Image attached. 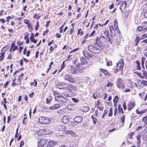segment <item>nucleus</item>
<instances>
[{"instance_id":"1","label":"nucleus","mask_w":147,"mask_h":147,"mask_svg":"<svg viewBox=\"0 0 147 147\" xmlns=\"http://www.w3.org/2000/svg\"><path fill=\"white\" fill-rule=\"evenodd\" d=\"M88 49L90 52L94 53H98L100 52V47L99 46L96 47L93 45H89L88 47Z\"/></svg>"},{"instance_id":"2","label":"nucleus","mask_w":147,"mask_h":147,"mask_svg":"<svg viewBox=\"0 0 147 147\" xmlns=\"http://www.w3.org/2000/svg\"><path fill=\"white\" fill-rule=\"evenodd\" d=\"M39 123L43 124H49L51 123V119L47 117L40 116L38 118Z\"/></svg>"},{"instance_id":"3","label":"nucleus","mask_w":147,"mask_h":147,"mask_svg":"<svg viewBox=\"0 0 147 147\" xmlns=\"http://www.w3.org/2000/svg\"><path fill=\"white\" fill-rule=\"evenodd\" d=\"M55 99L56 101L63 103H65L68 100L67 98H64L62 95L61 96L59 94L55 96Z\"/></svg>"},{"instance_id":"4","label":"nucleus","mask_w":147,"mask_h":147,"mask_svg":"<svg viewBox=\"0 0 147 147\" xmlns=\"http://www.w3.org/2000/svg\"><path fill=\"white\" fill-rule=\"evenodd\" d=\"M117 86V87L120 89L125 88V86L124 84V81L122 78H118Z\"/></svg>"},{"instance_id":"5","label":"nucleus","mask_w":147,"mask_h":147,"mask_svg":"<svg viewBox=\"0 0 147 147\" xmlns=\"http://www.w3.org/2000/svg\"><path fill=\"white\" fill-rule=\"evenodd\" d=\"M51 133V130H49L47 129L39 130L37 132V134L39 136L48 135Z\"/></svg>"},{"instance_id":"6","label":"nucleus","mask_w":147,"mask_h":147,"mask_svg":"<svg viewBox=\"0 0 147 147\" xmlns=\"http://www.w3.org/2000/svg\"><path fill=\"white\" fill-rule=\"evenodd\" d=\"M63 78L65 80L68 81L71 83H75L76 81L74 78L72 77V76L69 74H65L64 75Z\"/></svg>"},{"instance_id":"7","label":"nucleus","mask_w":147,"mask_h":147,"mask_svg":"<svg viewBox=\"0 0 147 147\" xmlns=\"http://www.w3.org/2000/svg\"><path fill=\"white\" fill-rule=\"evenodd\" d=\"M47 142V140L45 138L40 139L38 142V147H44Z\"/></svg>"},{"instance_id":"8","label":"nucleus","mask_w":147,"mask_h":147,"mask_svg":"<svg viewBox=\"0 0 147 147\" xmlns=\"http://www.w3.org/2000/svg\"><path fill=\"white\" fill-rule=\"evenodd\" d=\"M57 86L59 89H66L67 87V84L64 82L58 83L57 85Z\"/></svg>"},{"instance_id":"9","label":"nucleus","mask_w":147,"mask_h":147,"mask_svg":"<svg viewBox=\"0 0 147 147\" xmlns=\"http://www.w3.org/2000/svg\"><path fill=\"white\" fill-rule=\"evenodd\" d=\"M68 71L69 73L72 74H76L78 72L76 67H75L73 66H71L68 69Z\"/></svg>"},{"instance_id":"10","label":"nucleus","mask_w":147,"mask_h":147,"mask_svg":"<svg viewBox=\"0 0 147 147\" xmlns=\"http://www.w3.org/2000/svg\"><path fill=\"white\" fill-rule=\"evenodd\" d=\"M104 34L108 38L109 41L111 40L112 36L113 35L111 34V35H109V31L108 30H105L104 32Z\"/></svg>"},{"instance_id":"11","label":"nucleus","mask_w":147,"mask_h":147,"mask_svg":"<svg viewBox=\"0 0 147 147\" xmlns=\"http://www.w3.org/2000/svg\"><path fill=\"white\" fill-rule=\"evenodd\" d=\"M83 53L84 56L87 59H89L91 58L92 57V54L88 53L86 51L84 50H83Z\"/></svg>"},{"instance_id":"12","label":"nucleus","mask_w":147,"mask_h":147,"mask_svg":"<svg viewBox=\"0 0 147 147\" xmlns=\"http://www.w3.org/2000/svg\"><path fill=\"white\" fill-rule=\"evenodd\" d=\"M56 144L55 142L51 140H49L48 141L46 147H53Z\"/></svg>"},{"instance_id":"13","label":"nucleus","mask_w":147,"mask_h":147,"mask_svg":"<svg viewBox=\"0 0 147 147\" xmlns=\"http://www.w3.org/2000/svg\"><path fill=\"white\" fill-rule=\"evenodd\" d=\"M61 106V105L60 104L57 103L54 104L52 106L49 107V109L51 110H54L60 107Z\"/></svg>"},{"instance_id":"14","label":"nucleus","mask_w":147,"mask_h":147,"mask_svg":"<svg viewBox=\"0 0 147 147\" xmlns=\"http://www.w3.org/2000/svg\"><path fill=\"white\" fill-rule=\"evenodd\" d=\"M120 9L121 10V11L122 12L125 11V9L127 5L126 2L125 1H122Z\"/></svg>"},{"instance_id":"15","label":"nucleus","mask_w":147,"mask_h":147,"mask_svg":"<svg viewBox=\"0 0 147 147\" xmlns=\"http://www.w3.org/2000/svg\"><path fill=\"white\" fill-rule=\"evenodd\" d=\"M69 120L70 117L67 116H63L62 119L63 122L65 124L67 123L69 121Z\"/></svg>"},{"instance_id":"16","label":"nucleus","mask_w":147,"mask_h":147,"mask_svg":"<svg viewBox=\"0 0 147 147\" xmlns=\"http://www.w3.org/2000/svg\"><path fill=\"white\" fill-rule=\"evenodd\" d=\"M83 118L80 116H77L75 117L74 118V122L78 123H80L81 122Z\"/></svg>"},{"instance_id":"17","label":"nucleus","mask_w":147,"mask_h":147,"mask_svg":"<svg viewBox=\"0 0 147 147\" xmlns=\"http://www.w3.org/2000/svg\"><path fill=\"white\" fill-rule=\"evenodd\" d=\"M105 40V38L103 35H101L99 38H99H98V39L96 40V43L97 45L99 44V40L100 41V42H102L104 41Z\"/></svg>"},{"instance_id":"18","label":"nucleus","mask_w":147,"mask_h":147,"mask_svg":"<svg viewBox=\"0 0 147 147\" xmlns=\"http://www.w3.org/2000/svg\"><path fill=\"white\" fill-rule=\"evenodd\" d=\"M78 71L79 72L81 73L82 72V70L84 69V67L82 64L79 63V65H78L76 67Z\"/></svg>"},{"instance_id":"19","label":"nucleus","mask_w":147,"mask_h":147,"mask_svg":"<svg viewBox=\"0 0 147 147\" xmlns=\"http://www.w3.org/2000/svg\"><path fill=\"white\" fill-rule=\"evenodd\" d=\"M66 89L70 91H74L75 90L76 88L72 84H69L68 85L67 84V87Z\"/></svg>"},{"instance_id":"20","label":"nucleus","mask_w":147,"mask_h":147,"mask_svg":"<svg viewBox=\"0 0 147 147\" xmlns=\"http://www.w3.org/2000/svg\"><path fill=\"white\" fill-rule=\"evenodd\" d=\"M34 34L33 33H31L30 38V40L31 42H33L34 44H36L37 42V40L34 38Z\"/></svg>"},{"instance_id":"21","label":"nucleus","mask_w":147,"mask_h":147,"mask_svg":"<svg viewBox=\"0 0 147 147\" xmlns=\"http://www.w3.org/2000/svg\"><path fill=\"white\" fill-rule=\"evenodd\" d=\"M134 107V103L132 102H130L128 104V110L131 111Z\"/></svg>"},{"instance_id":"22","label":"nucleus","mask_w":147,"mask_h":147,"mask_svg":"<svg viewBox=\"0 0 147 147\" xmlns=\"http://www.w3.org/2000/svg\"><path fill=\"white\" fill-rule=\"evenodd\" d=\"M138 83L139 85H141L142 84L145 86H147V81L143 80L142 81L141 80H139L138 81Z\"/></svg>"},{"instance_id":"23","label":"nucleus","mask_w":147,"mask_h":147,"mask_svg":"<svg viewBox=\"0 0 147 147\" xmlns=\"http://www.w3.org/2000/svg\"><path fill=\"white\" fill-rule=\"evenodd\" d=\"M69 92L68 91H65L64 92H63L61 94L63 96H64L65 97H70V95L69 94Z\"/></svg>"},{"instance_id":"24","label":"nucleus","mask_w":147,"mask_h":147,"mask_svg":"<svg viewBox=\"0 0 147 147\" xmlns=\"http://www.w3.org/2000/svg\"><path fill=\"white\" fill-rule=\"evenodd\" d=\"M116 37V36L115 38L114 39L115 42L116 44H118L120 42V38L118 37V36Z\"/></svg>"},{"instance_id":"25","label":"nucleus","mask_w":147,"mask_h":147,"mask_svg":"<svg viewBox=\"0 0 147 147\" xmlns=\"http://www.w3.org/2000/svg\"><path fill=\"white\" fill-rule=\"evenodd\" d=\"M141 39L140 37L137 36L136 37L135 39V43L136 44V46H137L139 42L140 41V40Z\"/></svg>"},{"instance_id":"26","label":"nucleus","mask_w":147,"mask_h":147,"mask_svg":"<svg viewBox=\"0 0 147 147\" xmlns=\"http://www.w3.org/2000/svg\"><path fill=\"white\" fill-rule=\"evenodd\" d=\"M146 111V109H145L144 110H142L140 111H139L138 110H136V113L138 114H140L142 113H145Z\"/></svg>"},{"instance_id":"27","label":"nucleus","mask_w":147,"mask_h":147,"mask_svg":"<svg viewBox=\"0 0 147 147\" xmlns=\"http://www.w3.org/2000/svg\"><path fill=\"white\" fill-rule=\"evenodd\" d=\"M52 99V97L51 96H49L46 98V102L50 103Z\"/></svg>"},{"instance_id":"28","label":"nucleus","mask_w":147,"mask_h":147,"mask_svg":"<svg viewBox=\"0 0 147 147\" xmlns=\"http://www.w3.org/2000/svg\"><path fill=\"white\" fill-rule=\"evenodd\" d=\"M82 110L84 112H86L90 110V108L88 107L84 106L82 107Z\"/></svg>"},{"instance_id":"29","label":"nucleus","mask_w":147,"mask_h":147,"mask_svg":"<svg viewBox=\"0 0 147 147\" xmlns=\"http://www.w3.org/2000/svg\"><path fill=\"white\" fill-rule=\"evenodd\" d=\"M80 60L81 62V64L84 65L86 64L87 63L85 58L83 57L80 58Z\"/></svg>"},{"instance_id":"30","label":"nucleus","mask_w":147,"mask_h":147,"mask_svg":"<svg viewBox=\"0 0 147 147\" xmlns=\"http://www.w3.org/2000/svg\"><path fill=\"white\" fill-rule=\"evenodd\" d=\"M109 30L111 32V34H112L113 36L115 34V31L113 26H110Z\"/></svg>"},{"instance_id":"31","label":"nucleus","mask_w":147,"mask_h":147,"mask_svg":"<svg viewBox=\"0 0 147 147\" xmlns=\"http://www.w3.org/2000/svg\"><path fill=\"white\" fill-rule=\"evenodd\" d=\"M145 27V26L142 25L140 26H138L137 27L138 29V31L140 32H141V31L143 32V29Z\"/></svg>"},{"instance_id":"32","label":"nucleus","mask_w":147,"mask_h":147,"mask_svg":"<svg viewBox=\"0 0 147 147\" xmlns=\"http://www.w3.org/2000/svg\"><path fill=\"white\" fill-rule=\"evenodd\" d=\"M142 122H144V125L147 124V115L144 117L142 119ZM147 127V125L146 126Z\"/></svg>"},{"instance_id":"33","label":"nucleus","mask_w":147,"mask_h":147,"mask_svg":"<svg viewBox=\"0 0 147 147\" xmlns=\"http://www.w3.org/2000/svg\"><path fill=\"white\" fill-rule=\"evenodd\" d=\"M141 136V135L140 134H138L137 136V143L140 144V138Z\"/></svg>"},{"instance_id":"34","label":"nucleus","mask_w":147,"mask_h":147,"mask_svg":"<svg viewBox=\"0 0 147 147\" xmlns=\"http://www.w3.org/2000/svg\"><path fill=\"white\" fill-rule=\"evenodd\" d=\"M143 76H141L140 77L143 78H145L147 80V72L143 71Z\"/></svg>"},{"instance_id":"35","label":"nucleus","mask_w":147,"mask_h":147,"mask_svg":"<svg viewBox=\"0 0 147 147\" xmlns=\"http://www.w3.org/2000/svg\"><path fill=\"white\" fill-rule=\"evenodd\" d=\"M5 53H0V62L4 59Z\"/></svg>"},{"instance_id":"36","label":"nucleus","mask_w":147,"mask_h":147,"mask_svg":"<svg viewBox=\"0 0 147 147\" xmlns=\"http://www.w3.org/2000/svg\"><path fill=\"white\" fill-rule=\"evenodd\" d=\"M136 63L137 64V65H136L137 69L138 70H140V62L138 61H136Z\"/></svg>"},{"instance_id":"37","label":"nucleus","mask_w":147,"mask_h":147,"mask_svg":"<svg viewBox=\"0 0 147 147\" xmlns=\"http://www.w3.org/2000/svg\"><path fill=\"white\" fill-rule=\"evenodd\" d=\"M121 64H119V63H117L116 65V67L117 68H118L119 69V70H122L123 69V66L122 68L121 67Z\"/></svg>"},{"instance_id":"38","label":"nucleus","mask_w":147,"mask_h":147,"mask_svg":"<svg viewBox=\"0 0 147 147\" xmlns=\"http://www.w3.org/2000/svg\"><path fill=\"white\" fill-rule=\"evenodd\" d=\"M67 133L75 137H76V134L72 131H68Z\"/></svg>"},{"instance_id":"39","label":"nucleus","mask_w":147,"mask_h":147,"mask_svg":"<svg viewBox=\"0 0 147 147\" xmlns=\"http://www.w3.org/2000/svg\"><path fill=\"white\" fill-rule=\"evenodd\" d=\"M117 63H119V64H121V65H121V67L122 68V67H123V66H124V63L123 61V60L122 59H119V61H118V62Z\"/></svg>"},{"instance_id":"40","label":"nucleus","mask_w":147,"mask_h":147,"mask_svg":"<svg viewBox=\"0 0 147 147\" xmlns=\"http://www.w3.org/2000/svg\"><path fill=\"white\" fill-rule=\"evenodd\" d=\"M83 33V31H82L81 29H79L78 30V33L77 34L79 35L80 34L81 36H82V34Z\"/></svg>"},{"instance_id":"41","label":"nucleus","mask_w":147,"mask_h":147,"mask_svg":"<svg viewBox=\"0 0 147 147\" xmlns=\"http://www.w3.org/2000/svg\"><path fill=\"white\" fill-rule=\"evenodd\" d=\"M92 119L93 123L94 124H95L97 121V119L96 118L94 117L93 115H92L91 117Z\"/></svg>"},{"instance_id":"42","label":"nucleus","mask_w":147,"mask_h":147,"mask_svg":"<svg viewBox=\"0 0 147 147\" xmlns=\"http://www.w3.org/2000/svg\"><path fill=\"white\" fill-rule=\"evenodd\" d=\"M134 134L133 132H131L128 134V137L129 139H131L132 137Z\"/></svg>"},{"instance_id":"43","label":"nucleus","mask_w":147,"mask_h":147,"mask_svg":"<svg viewBox=\"0 0 147 147\" xmlns=\"http://www.w3.org/2000/svg\"><path fill=\"white\" fill-rule=\"evenodd\" d=\"M125 119V116L124 115H122L121 117V120L122 121V124H123L124 123V121Z\"/></svg>"},{"instance_id":"44","label":"nucleus","mask_w":147,"mask_h":147,"mask_svg":"<svg viewBox=\"0 0 147 147\" xmlns=\"http://www.w3.org/2000/svg\"><path fill=\"white\" fill-rule=\"evenodd\" d=\"M67 109L70 110H71L73 108V106L72 105H68L67 106Z\"/></svg>"},{"instance_id":"45","label":"nucleus","mask_w":147,"mask_h":147,"mask_svg":"<svg viewBox=\"0 0 147 147\" xmlns=\"http://www.w3.org/2000/svg\"><path fill=\"white\" fill-rule=\"evenodd\" d=\"M118 110L119 113H121H121L122 114H123L124 112L123 110V109L121 107V106L120 105L118 107Z\"/></svg>"},{"instance_id":"46","label":"nucleus","mask_w":147,"mask_h":147,"mask_svg":"<svg viewBox=\"0 0 147 147\" xmlns=\"http://www.w3.org/2000/svg\"><path fill=\"white\" fill-rule=\"evenodd\" d=\"M61 127L60 126H58L56 128L55 130L57 131H60L61 132L62 131V129H63L61 128Z\"/></svg>"},{"instance_id":"47","label":"nucleus","mask_w":147,"mask_h":147,"mask_svg":"<svg viewBox=\"0 0 147 147\" xmlns=\"http://www.w3.org/2000/svg\"><path fill=\"white\" fill-rule=\"evenodd\" d=\"M25 36L24 37V39L25 40L29 39L28 36H29V34L28 33H26L25 34Z\"/></svg>"},{"instance_id":"48","label":"nucleus","mask_w":147,"mask_h":147,"mask_svg":"<svg viewBox=\"0 0 147 147\" xmlns=\"http://www.w3.org/2000/svg\"><path fill=\"white\" fill-rule=\"evenodd\" d=\"M34 82H32L30 83V84L31 86H32L34 84V83H35V84L34 85V86H36V85L37 84V82L36 80H34Z\"/></svg>"},{"instance_id":"49","label":"nucleus","mask_w":147,"mask_h":147,"mask_svg":"<svg viewBox=\"0 0 147 147\" xmlns=\"http://www.w3.org/2000/svg\"><path fill=\"white\" fill-rule=\"evenodd\" d=\"M118 99V97L117 96H115L113 100V102H117Z\"/></svg>"},{"instance_id":"50","label":"nucleus","mask_w":147,"mask_h":147,"mask_svg":"<svg viewBox=\"0 0 147 147\" xmlns=\"http://www.w3.org/2000/svg\"><path fill=\"white\" fill-rule=\"evenodd\" d=\"M112 112H113V109L111 108L109 110V116H111L112 115Z\"/></svg>"},{"instance_id":"51","label":"nucleus","mask_w":147,"mask_h":147,"mask_svg":"<svg viewBox=\"0 0 147 147\" xmlns=\"http://www.w3.org/2000/svg\"><path fill=\"white\" fill-rule=\"evenodd\" d=\"M73 24L71 25V26H72V28L70 29V35L72 34L74 32V26H73Z\"/></svg>"},{"instance_id":"52","label":"nucleus","mask_w":147,"mask_h":147,"mask_svg":"<svg viewBox=\"0 0 147 147\" xmlns=\"http://www.w3.org/2000/svg\"><path fill=\"white\" fill-rule=\"evenodd\" d=\"M26 117H25L23 119L22 122L23 123L24 125H26V122L25 121V120H26Z\"/></svg>"},{"instance_id":"53","label":"nucleus","mask_w":147,"mask_h":147,"mask_svg":"<svg viewBox=\"0 0 147 147\" xmlns=\"http://www.w3.org/2000/svg\"><path fill=\"white\" fill-rule=\"evenodd\" d=\"M93 96L94 98L96 99L97 96V93L96 92H94L93 95Z\"/></svg>"},{"instance_id":"54","label":"nucleus","mask_w":147,"mask_h":147,"mask_svg":"<svg viewBox=\"0 0 147 147\" xmlns=\"http://www.w3.org/2000/svg\"><path fill=\"white\" fill-rule=\"evenodd\" d=\"M27 26L28 27V28L31 31L33 30V28L31 25L30 24H29Z\"/></svg>"},{"instance_id":"55","label":"nucleus","mask_w":147,"mask_h":147,"mask_svg":"<svg viewBox=\"0 0 147 147\" xmlns=\"http://www.w3.org/2000/svg\"><path fill=\"white\" fill-rule=\"evenodd\" d=\"M39 22H37V25L35 27V30L37 31L38 28V27H39Z\"/></svg>"},{"instance_id":"56","label":"nucleus","mask_w":147,"mask_h":147,"mask_svg":"<svg viewBox=\"0 0 147 147\" xmlns=\"http://www.w3.org/2000/svg\"><path fill=\"white\" fill-rule=\"evenodd\" d=\"M117 21L115 20V21L114 23V27L115 29L117 30V28H118V26H117Z\"/></svg>"},{"instance_id":"57","label":"nucleus","mask_w":147,"mask_h":147,"mask_svg":"<svg viewBox=\"0 0 147 147\" xmlns=\"http://www.w3.org/2000/svg\"><path fill=\"white\" fill-rule=\"evenodd\" d=\"M95 30H93L92 32L89 35H88L89 37H91L92 36L95 34Z\"/></svg>"},{"instance_id":"58","label":"nucleus","mask_w":147,"mask_h":147,"mask_svg":"<svg viewBox=\"0 0 147 147\" xmlns=\"http://www.w3.org/2000/svg\"><path fill=\"white\" fill-rule=\"evenodd\" d=\"M143 127L142 126H138L136 127V130L137 131H139L140 129L142 128Z\"/></svg>"},{"instance_id":"59","label":"nucleus","mask_w":147,"mask_h":147,"mask_svg":"<svg viewBox=\"0 0 147 147\" xmlns=\"http://www.w3.org/2000/svg\"><path fill=\"white\" fill-rule=\"evenodd\" d=\"M112 62L111 61H107V65L108 66H109L111 65Z\"/></svg>"},{"instance_id":"60","label":"nucleus","mask_w":147,"mask_h":147,"mask_svg":"<svg viewBox=\"0 0 147 147\" xmlns=\"http://www.w3.org/2000/svg\"><path fill=\"white\" fill-rule=\"evenodd\" d=\"M11 48H13L15 46V42L14 41H13L11 44Z\"/></svg>"},{"instance_id":"61","label":"nucleus","mask_w":147,"mask_h":147,"mask_svg":"<svg viewBox=\"0 0 147 147\" xmlns=\"http://www.w3.org/2000/svg\"><path fill=\"white\" fill-rule=\"evenodd\" d=\"M140 38L141 40H143V39L146 38L144 33L142 35V36H141V37H140Z\"/></svg>"},{"instance_id":"62","label":"nucleus","mask_w":147,"mask_h":147,"mask_svg":"<svg viewBox=\"0 0 147 147\" xmlns=\"http://www.w3.org/2000/svg\"><path fill=\"white\" fill-rule=\"evenodd\" d=\"M24 23L27 24V25L30 24L29 23V21L27 20H24Z\"/></svg>"},{"instance_id":"63","label":"nucleus","mask_w":147,"mask_h":147,"mask_svg":"<svg viewBox=\"0 0 147 147\" xmlns=\"http://www.w3.org/2000/svg\"><path fill=\"white\" fill-rule=\"evenodd\" d=\"M98 109L100 111H102L103 109V107L100 106H98Z\"/></svg>"},{"instance_id":"64","label":"nucleus","mask_w":147,"mask_h":147,"mask_svg":"<svg viewBox=\"0 0 147 147\" xmlns=\"http://www.w3.org/2000/svg\"><path fill=\"white\" fill-rule=\"evenodd\" d=\"M11 119V115H10L7 117V122L8 123H9Z\"/></svg>"}]
</instances>
